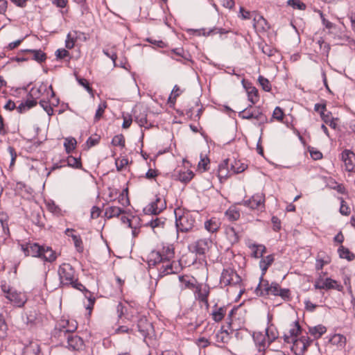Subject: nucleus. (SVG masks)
<instances>
[{
	"label": "nucleus",
	"mask_w": 355,
	"mask_h": 355,
	"mask_svg": "<svg viewBox=\"0 0 355 355\" xmlns=\"http://www.w3.org/2000/svg\"><path fill=\"white\" fill-rule=\"evenodd\" d=\"M21 250L25 256L37 257L44 262L53 263L58 256L51 247L45 245H40L37 243L28 242L21 245Z\"/></svg>",
	"instance_id": "1"
},
{
	"label": "nucleus",
	"mask_w": 355,
	"mask_h": 355,
	"mask_svg": "<svg viewBox=\"0 0 355 355\" xmlns=\"http://www.w3.org/2000/svg\"><path fill=\"white\" fill-rule=\"evenodd\" d=\"M76 329V325H73L71 327H67L64 324L55 326L53 336L61 341L63 338L65 339L67 343L66 347L68 349L74 351L79 350L83 347L84 342L82 338L74 334Z\"/></svg>",
	"instance_id": "2"
},
{
	"label": "nucleus",
	"mask_w": 355,
	"mask_h": 355,
	"mask_svg": "<svg viewBox=\"0 0 355 355\" xmlns=\"http://www.w3.org/2000/svg\"><path fill=\"white\" fill-rule=\"evenodd\" d=\"M175 257L174 248L172 245H163L162 250H153L148 255L149 267L158 265L163 260L173 259Z\"/></svg>",
	"instance_id": "3"
},
{
	"label": "nucleus",
	"mask_w": 355,
	"mask_h": 355,
	"mask_svg": "<svg viewBox=\"0 0 355 355\" xmlns=\"http://www.w3.org/2000/svg\"><path fill=\"white\" fill-rule=\"evenodd\" d=\"M60 287H69L75 279V270L69 263H64L58 268Z\"/></svg>",
	"instance_id": "4"
},
{
	"label": "nucleus",
	"mask_w": 355,
	"mask_h": 355,
	"mask_svg": "<svg viewBox=\"0 0 355 355\" xmlns=\"http://www.w3.org/2000/svg\"><path fill=\"white\" fill-rule=\"evenodd\" d=\"M159 264H162V266L158 268V278H162L171 274L179 273L182 270L180 261L163 260Z\"/></svg>",
	"instance_id": "5"
},
{
	"label": "nucleus",
	"mask_w": 355,
	"mask_h": 355,
	"mask_svg": "<svg viewBox=\"0 0 355 355\" xmlns=\"http://www.w3.org/2000/svg\"><path fill=\"white\" fill-rule=\"evenodd\" d=\"M175 214V225L178 231L182 232H187L191 230L196 224L195 218L189 213L177 216L176 210Z\"/></svg>",
	"instance_id": "6"
},
{
	"label": "nucleus",
	"mask_w": 355,
	"mask_h": 355,
	"mask_svg": "<svg viewBox=\"0 0 355 355\" xmlns=\"http://www.w3.org/2000/svg\"><path fill=\"white\" fill-rule=\"evenodd\" d=\"M166 208V202L162 198L156 195V198L154 202L150 203L144 209L145 214L158 215Z\"/></svg>",
	"instance_id": "7"
},
{
	"label": "nucleus",
	"mask_w": 355,
	"mask_h": 355,
	"mask_svg": "<svg viewBox=\"0 0 355 355\" xmlns=\"http://www.w3.org/2000/svg\"><path fill=\"white\" fill-rule=\"evenodd\" d=\"M137 327L138 331L144 338H146L153 331V324L148 320L146 316H140L138 318Z\"/></svg>",
	"instance_id": "8"
},
{
	"label": "nucleus",
	"mask_w": 355,
	"mask_h": 355,
	"mask_svg": "<svg viewBox=\"0 0 355 355\" xmlns=\"http://www.w3.org/2000/svg\"><path fill=\"white\" fill-rule=\"evenodd\" d=\"M212 245V241L210 239H200L197 240L193 244V252L196 254L205 255Z\"/></svg>",
	"instance_id": "9"
},
{
	"label": "nucleus",
	"mask_w": 355,
	"mask_h": 355,
	"mask_svg": "<svg viewBox=\"0 0 355 355\" xmlns=\"http://www.w3.org/2000/svg\"><path fill=\"white\" fill-rule=\"evenodd\" d=\"M340 156L341 160L345 163L346 171H353L355 169V153L345 149L341 153Z\"/></svg>",
	"instance_id": "10"
},
{
	"label": "nucleus",
	"mask_w": 355,
	"mask_h": 355,
	"mask_svg": "<svg viewBox=\"0 0 355 355\" xmlns=\"http://www.w3.org/2000/svg\"><path fill=\"white\" fill-rule=\"evenodd\" d=\"M5 297L17 307L24 306L27 300L24 294L17 292L15 289L8 295H6Z\"/></svg>",
	"instance_id": "11"
},
{
	"label": "nucleus",
	"mask_w": 355,
	"mask_h": 355,
	"mask_svg": "<svg viewBox=\"0 0 355 355\" xmlns=\"http://www.w3.org/2000/svg\"><path fill=\"white\" fill-rule=\"evenodd\" d=\"M270 295L279 296L285 301H288L291 298L290 290L288 288H282L279 284L275 282L271 283Z\"/></svg>",
	"instance_id": "12"
},
{
	"label": "nucleus",
	"mask_w": 355,
	"mask_h": 355,
	"mask_svg": "<svg viewBox=\"0 0 355 355\" xmlns=\"http://www.w3.org/2000/svg\"><path fill=\"white\" fill-rule=\"evenodd\" d=\"M265 201V197L264 195L261 193H256L252 196L251 198L245 200L243 204L252 209H258L261 205H263Z\"/></svg>",
	"instance_id": "13"
},
{
	"label": "nucleus",
	"mask_w": 355,
	"mask_h": 355,
	"mask_svg": "<svg viewBox=\"0 0 355 355\" xmlns=\"http://www.w3.org/2000/svg\"><path fill=\"white\" fill-rule=\"evenodd\" d=\"M253 340L259 352L264 351L269 345L267 341V337L262 332H254L252 334Z\"/></svg>",
	"instance_id": "14"
},
{
	"label": "nucleus",
	"mask_w": 355,
	"mask_h": 355,
	"mask_svg": "<svg viewBox=\"0 0 355 355\" xmlns=\"http://www.w3.org/2000/svg\"><path fill=\"white\" fill-rule=\"evenodd\" d=\"M22 355H43L37 342L31 341L23 349Z\"/></svg>",
	"instance_id": "15"
},
{
	"label": "nucleus",
	"mask_w": 355,
	"mask_h": 355,
	"mask_svg": "<svg viewBox=\"0 0 355 355\" xmlns=\"http://www.w3.org/2000/svg\"><path fill=\"white\" fill-rule=\"evenodd\" d=\"M214 338L218 347H223L225 344L227 343L230 339L229 332L227 330L223 329V327L216 334Z\"/></svg>",
	"instance_id": "16"
},
{
	"label": "nucleus",
	"mask_w": 355,
	"mask_h": 355,
	"mask_svg": "<svg viewBox=\"0 0 355 355\" xmlns=\"http://www.w3.org/2000/svg\"><path fill=\"white\" fill-rule=\"evenodd\" d=\"M213 309H214L211 314L213 320L216 322H220L226 314L227 307L225 306H223L218 308L217 304H215Z\"/></svg>",
	"instance_id": "17"
},
{
	"label": "nucleus",
	"mask_w": 355,
	"mask_h": 355,
	"mask_svg": "<svg viewBox=\"0 0 355 355\" xmlns=\"http://www.w3.org/2000/svg\"><path fill=\"white\" fill-rule=\"evenodd\" d=\"M21 52L32 53V59L38 63H42L45 62L47 58L46 54L41 49H24L21 50Z\"/></svg>",
	"instance_id": "18"
},
{
	"label": "nucleus",
	"mask_w": 355,
	"mask_h": 355,
	"mask_svg": "<svg viewBox=\"0 0 355 355\" xmlns=\"http://www.w3.org/2000/svg\"><path fill=\"white\" fill-rule=\"evenodd\" d=\"M232 275H234V269L231 268L223 269L220 277V283L224 284L225 286H230Z\"/></svg>",
	"instance_id": "19"
},
{
	"label": "nucleus",
	"mask_w": 355,
	"mask_h": 355,
	"mask_svg": "<svg viewBox=\"0 0 355 355\" xmlns=\"http://www.w3.org/2000/svg\"><path fill=\"white\" fill-rule=\"evenodd\" d=\"M220 226L219 219L212 217L205 222V228L211 233L216 232Z\"/></svg>",
	"instance_id": "20"
},
{
	"label": "nucleus",
	"mask_w": 355,
	"mask_h": 355,
	"mask_svg": "<svg viewBox=\"0 0 355 355\" xmlns=\"http://www.w3.org/2000/svg\"><path fill=\"white\" fill-rule=\"evenodd\" d=\"M194 31L198 33L199 35H202L204 36H209V35H216V34L223 35V34L227 33L229 32L228 31H227L225 28H218V27H214L212 28H210L208 31H207L205 28L194 30Z\"/></svg>",
	"instance_id": "21"
},
{
	"label": "nucleus",
	"mask_w": 355,
	"mask_h": 355,
	"mask_svg": "<svg viewBox=\"0 0 355 355\" xmlns=\"http://www.w3.org/2000/svg\"><path fill=\"white\" fill-rule=\"evenodd\" d=\"M248 112L247 109H243V110L240 111L239 112V116L243 119H248L250 120L252 119H254L257 120V119L259 117V116L262 112V110L259 106L258 107H254L253 110H252L251 115H245V114Z\"/></svg>",
	"instance_id": "22"
},
{
	"label": "nucleus",
	"mask_w": 355,
	"mask_h": 355,
	"mask_svg": "<svg viewBox=\"0 0 355 355\" xmlns=\"http://www.w3.org/2000/svg\"><path fill=\"white\" fill-rule=\"evenodd\" d=\"M124 213H125V211L123 208L116 206H110L105 209V216L110 219L113 217H118Z\"/></svg>",
	"instance_id": "23"
},
{
	"label": "nucleus",
	"mask_w": 355,
	"mask_h": 355,
	"mask_svg": "<svg viewBox=\"0 0 355 355\" xmlns=\"http://www.w3.org/2000/svg\"><path fill=\"white\" fill-rule=\"evenodd\" d=\"M265 335L267 337V341L268 345L271 344L278 338V331L275 327L272 324L265 329Z\"/></svg>",
	"instance_id": "24"
},
{
	"label": "nucleus",
	"mask_w": 355,
	"mask_h": 355,
	"mask_svg": "<svg viewBox=\"0 0 355 355\" xmlns=\"http://www.w3.org/2000/svg\"><path fill=\"white\" fill-rule=\"evenodd\" d=\"M197 289V299L202 302H207V299H208L210 288L209 285L205 284L203 290L201 289V286H198L196 287Z\"/></svg>",
	"instance_id": "25"
},
{
	"label": "nucleus",
	"mask_w": 355,
	"mask_h": 355,
	"mask_svg": "<svg viewBox=\"0 0 355 355\" xmlns=\"http://www.w3.org/2000/svg\"><path fill=\"white\" fill-rule=\"evenodd\" d=\"M61 162H67V164H65L66 166L73 168L80 169L83 167L80 157H74L72 155H69L67 157L66 160H62Z\"/></svg>",
	"instance_id": "26"
},
{
	"label": "nucleus",
	"mask_w": 355,
	"mask_h": 355,
	"mask_svg": "<svg viewBox=\"0 0 355 355\" xmlns=\"http://www.w3.org/2000/svg\"><path fill=\"white\" fill-rule=\"evenodd\" d=\"M249 89L248 94V99L252 104H256L259 101V95L258 89L252 84H249Z\"/></svg>",
	"instance_id": "27"
},
{
	"label": "nucleus",
	"mask_w": 355,
	"mask_h": 355,
	"mask_svg": "<svg viewBox=\"0 0 355 355\" xmlns=\"http://www.w3.org/2000/svg\"><path fill=\"white\" fill-rule=\"evenodd\" d=\"M312 341L313 340L308 336H303L298 338V343L302 344V347L300 350H298L297 353H296V355H304Z\"/></svg>",
	"instance_id": "28"
},
{
	"label": "nucleus",
	"mask_w": 355,
	"mask_h": 355,
	"mask_svg": "<svg viewBox=\"0 0 355 355\" xmlns=\"http://www.w3.org/2000/svg\"><path fill=\"white\" fill-rule=\"evenodd\" d=\"M225 232L232 244L239 242V236L234 227L228 226L225 228Z\"/></svg>",
	"instance_id": "29"
},
{
	"label": "nucleus",
	"mask_w": 355,
	"mask_h": 355,
	"mask_svg": "<svg viewBox=\"0 0 355 355\" xmlns=\"http://www.w3.org/2000/svg\"><path fill=\"white\" fill-rule=\"evenodd\" d=\"M339 257L345 259L348 261H352L355 258V254L349 251V250L343 245H340L338 249Z\"/></svg>",
	"instance_id": "30"
},
{
	"label": "nucleus",
	"mask_w": 355,
	"mask_h": 355,
	"mask_svg": "<svg viewBox=\"0 0 355 355\" xmlns=\"http://www.w3.org/2000/svg\"><path fill=\"white\" fill-rule=\"evenodd\" d=\"M322 285L323 289L325 290L336 289L340 291L343 289V286L341 285L338 284L336 280H334L330 277L326 278L324 282L322 283Z\"/></svg>",
	"instance_id": "31"
},
{
	"label": "nucleus",
	"mask_w": 355,
	"mask_h": 355,
	"mask_svg": "<svg viewBox=\"0 0 355 355\" xmlns=\"http://www.w3.org/2000/svg\"><path fill=\"white\" fill-rule=\"evenodd\" d=\"M326 331H327V328L322 324H318L317 326L309 328V333L312 336H313L315 338H319Z\"/></svg>",
	"instance_id": "32"
},
{
	"label": "nucleus",
	"mask_w": 355,
	"mask_h": 355,
	"mask_svg": "<svg viewBox=\"0 0 355 355\" xmlns=\"http://www.w3.org/2000/svg\"><path fill=\"white\" fill-rule=\"evenodd\" d=\"M193 172L191 170H187V171L179 172L178 180L181 182L187 184L193 179Z\"/></svg>",
	"instance_id": "33"
},
{
	"label": "nucleus",
	"mask_w": 355,
	"mask_h": 355,
	"mask_svg": "<svg viewBox=\"0 0 355 355\" xmlns=\"http://www.w3.org/2000/svg\"><path fill=\"white\" fill-rule=\"evenodd\" d=\"M77 141L73 137L66 138L64 142V147L67 154L71 153L75 148Z\"/></svg>",
	"instance_id": "34"
},
{
	"label": "nucleus",
	"mask_w": 355,
	"mask_h": 355,
	"mask_svg": "<svg viewBox=\"0 0 355 355\" xmlns=\"http://www.w3.org/2000/svg\"><path fill=\"white\" fill-rule=\"evenodd\" d=\"M172 52L176 55L180 56L185 61H191V55L182 48L173 49Z\"/></svg>",
	"instance_id": "35"
},
{
	"label": "nucleus",
	"mask_w": 355,
	"mask_h": 355,
	"mask_svg": "<svg viewBox=\"0 0 355 355\" xmlns=\"http://www.w3.org/2000/svg\"><path fill=\"white\" fill-rule=\"evenodd\" d=\"M259 47L261 49L262 53L267 55L268 57H272L275 55V53H278V51L276 49L272 48L267 44H260Z\"/></svg>",
	"instance_id": "36"
},
{
	"label": "nucleus",
	"mask_w": 355,
	"mask_h": 355,
	"mask_svg": "<svg viewBox=\"0 0 355 355\" xmlns=\"http://www.w3.org/2000/svg\"><path fill=\"white\" fill-rule=\"evenodd\" d=\"M302 332V327L298 321L293 323V327L289 330L290 336L293 338H297V336Z\"/></svg>",
	"instance_id": "37"
},
{
	"label": "nucleus",
	"mask_w": 355,
	"mask_h": 355,
	"mask_svg": "<svg viewBox=\"0 0 355 355\" xmlns=\"http://www.w3.org/2000/svg\"><path fill=\"white\" fill-rule=\"evenodd\" d=\"M316 43L319 45L322 53L324 54L326 56H328L331 49L329 44L325 42L322 37H320Z\"/></svg>",
	"instance_id": "38"
},
{
	"label": "nucleus",
	"mask_w": 355,
	"mask_h": 355,
	"mask_svg": "<svg viewBox=\"0 0 355 355\" xmlns=\"http://www.w3.org/2000/svg\"><path fill=\"white\" fill-rule=\"evenodd\" d=\"M232 175V172L230 169H221L218 170V177L220 182L226 180L229 177Z\"/></svg>",
	"instance_id": "39"
},
{
	"label": "nucleus",
	"mask_w": 355,
	"mask_h": 355,
	"mask_svg": "<svg viewBox=\"0 0 355 355\" xmlns=\"http://www.w3.org/2000/svg\"><path fill=\"white\" fill-rule=\"evenodd\" d=\"M135 121L138 123L140 127H145L146 129H149L153 127V125L150 124L148 126H145V124L148 123L147 121V114H141L139 116H136Z\"/></svg>",
	"instance_id": "40"
},
{
	"label": "nucleus",
	"mask_w": 355,
	"mask_h": 355,
	"mask_svg": "<svg viewBox=\"0 0 355 355\" xmlns=\"http://www.w3.org/2000/svg\"><path fill=\"white\" fill-rule=\"evenodd\" d=\"M287 4L294 9L300 10H304L306 8V5L300 0H288Z\"/></svg>",
	"instance_id": "41"
},
{
	"label": "nucleus",
	"mask_w": 355,
	"mask_h": 355,
	"mask_svg": "<svg viewBox=\"0 0 355 355\" xmlns=\"http://www.w3.org/2000/svg\"><path fill=\"white\" fill-rule=\"evenodd\" d=\"M225 216L230 221H235L239 218L240 213L235 209H229L226 211Z\"/></svg>",
	"instance_id": "42"
},
{
	"label": "nucleus",
	"mask_w": 355,
	"mask_h": 355,
	"mask_svg": "<svg viewBox=\"0 0 355 355\" xmlns=\"http://www.w3.org/2000/svg\"><path fill=\"white\" fill-rule=\"evenodd\" d=\"M85 296L89 302L86 306V309L89 311V313L90 314L95 304L96 298L93 296L92 293L90 291L89 293H85Z\"/></svg>",
	"instance_id": "43"
},
{
	"label": "nucleus",
	"mask_w": 355,
	"mask_h": 355,
	"mask_svg": "<svg viewBox=\"0 0 355 355\" xmlns=\"http://www.w3.org/2000/svg\"><path fill=\"white\" fill-rule=\"evenodd\" d=\"M258 81L260 85L261 86L263 90H264L265 92H270L271 85L267 78H264L262 76H259L258 78Z\"/></svg>",
	"instance_id": "44"
},
{
	"label": "nucleus",
	"mask_w": 355,
	"mask_h": 355,
	"mask_svg": "<svg viewBox=\"0 0 355 355\" xmlns=\"http://www.w3.org/2000/svg\"><path fill=\"white\" fill-rule=\"evenodd\" d=\"M112 144L115 146H125V138L122 134L115 135L112 140Z\"/></svg>",
	"instance_id": "45"
},
{
	"label": "nucleus",
	"mask_w": 355,
	"mask_h": 355,
	"mask_svg": "<svg viewBox=\"0 0 355 355\" xmlns=\"http://www.w3.org/2000/svg\"><path fill=\"white\" fill-rule=\"evenodd\" d=\"M231 171L232 174H238L245 171V166L243 164H240L236 161H234V164H231Z\"/></svg>",
	"instance_id": "46"
},
{
	"label": "nucleus",
	"mask_w": 355,
	"mask_h": 355,
	"mask_svg": "<svg viewBox=\"0 0 355 355\" xmlns=\"http://www.w3.org/2000/svg\"><path fill=\"white\" fill-rule=\"evenodd\" d=\"M254 292L257 296H268L270 294L271 292V284L268 287H264L262 288H256Z\"/></svg>",
	"instance_id": "47"
},
{
	"label": "nucleus",
	"mask_w": 355,
	"mask_h": 355,
	"mask_svg": "<svg viewBox=\"0 0 355 355\" xmlns=\"http://www.w3.org/2000/svg\"><path fill=\"white\" fill-rule=\"evenodd\" d=\"M107 107V103L106 102H104L103 103H101L98 109L96 111L95 116H94V121H98L101 117L103 116L105 109Z\"/></svg>",
	"instance_id": "48"
},
{
	"label": "nucleus",
	"mask_w": 355,
	"mask_h": 355,
	"mask_svg": "<svg viewBox=\"0 0 355 355\" xmlns=\"http://www.w3.org/2000/svg\"><path fill=\"white\" fill-rule=\"evenodd\" d=\"M284 116L283 110L277 106L275 108L272 113V119L277 120L278 121H282Z\"/></svg>",
	"instance_id": "49"
},
{
	"label": "nucleus",
	"mask_w": 355,
	"mask_h": 355,
	"mask_svg": "<svg viewBox=\"0 0 355 355\" xmlns=\"http://www.w3.org/2000/svg\"><path fill=\"white\" fill-rule=\"evenodd\" d=\"M331 341L334 344L339 345L342 346L345 344L346 338L341 334H335L331 339Z\"/></svg>",
	"instance_id": "50"
},
{
	"label": "nucleus",
	"mask_w": 355,
	"mask_h": 355,
	"mask_svg": "<svg viewBox=\"0 0 355 355\" xmlns=\"http://www.w3.org/2000/svg\"><path fill=\"white\" fill-rule=\"evenodd\" d=\"M70 286L73 288L82 291L84 293H89V291H88L85 286H83L80 282H79L77 278H75L73 280V283L70 284Z\"/></svg>",
	"instance_id": "51"
},
{
	"label": "nucleus",
	"mask_w": 355,
	"mask_h": 355,
	"mask_svg": "<svg viewBox=\"0 0 355 355\" xmlns=\"http://www.w3.org/2000/svg\"><path fill=\"white\" fill-rule=\"evenodd\" d=\"M76 80L78 81L79 85L83 86L89 93H92L93 89L90 87L89 82L86 79L80 78L79 76H76Z\"/></svg>",
	"instance_id": "52"
},
{
	"label": "nucleus",
	"mask_w": 355,
	"mask_h": 355,
	"mask_svg": "<svg viewBox=\"0 0 355 355\" xmlns=\"http://www.w3.org/2000/svg\"><path fill=\"white\" fill-rule=\"evenodd\" d=\"M274 254H269L266 257L262 258L259 263L262 264V266H266L268 268L274 262Z\"/></svg>",
	"instance_id": "53"
},
{
	"label": "nucleus",
	"mask_w": 355,
	"mask_h": 355,
	"mask_svg": "<svg viewBox=\"0 0 355 355\" xmlns=\"http://www.w3.org/2000/svg\"><path fill=\"white\" fill-rule=\"evenodd\" d=\"M7 324L3 318L0 315V338L6 337Z\"/></svg>",
	"instance_id": "54"
},
{
	"label": "nucleus",
	"mask_w": 355,
	"mask_h": 355,
	"mask_svg": "<svg viewBox=\"0 0 355 355\" xmlns=\"http://www.w3.org/2000/svg\"><path fill=\"white\" fill-rule=\"evenodd\" d=\"M340 213L343 216H348L350 214V209L343 198L340 202Z\"/></svg>",
	"instance_id": "55"
},
{
	"label": "nucleus",
	"mask_w": 355,
	"mask_h": 355,
	"mask_svg": "<svg viewBox=\"0 0 355 355\" xmlns=\"http://www.w3.org/2000/svg\"><path fill=\"white\" fill-rule=\"evenodd\" d=\"M118 202L124 207H128L130 203L128 196H125L124 193H121L118 197Z\"/></svg>",
	"instance_id": "56"
},
{
	"label": "nucleus",
	"mask_w": 355,
	"mask_h": 355,
	"mask_svg": "<svg viewBox=\"0 0 355 355\" xmlns=\"http://www.w3.org/2000/svg\"><path fill=\"white\" fill-rule=\"evenodd\" d=\"M272 223V230L275 232H279L281 230V220L277 216H273L271 218Z\"/></svg>",
	"instance_id": "57"
},
{
	"label": "nucleus",
	"mask_w": 355,
	"mask_h": 355,
	"mask_svg": "<svg viewBox=\"0 0 355 355\" xmlns=\"http://www.w3.org/2000/svg\"><path fill=\"white\" fill-rule=\"evenodd\" d=\"M69 52L64 49H59L55 51L57 59H63L65 57H69Z\"/></svg>",
	"instance_id": "58"
},
{
	"label": "nucleus",
	"mask_w": 355,
	"mask_h": 355,
	"mask_svg": "<svg viewBox=\"0 0 355 355\" xmlns=\"http://www.w3.org/2000/svg\"><path fill=\"white\" fill-rule=\"evenodd\" d=\"M100 139H101V137L96 135L95 138H93L92 137H89L87 139L86 144L88 146V147L90 148V147L94 146L96 144H98L100 141Z\"/></svg>",
	"instance_id": "59"
},
{
	"label": "nucleus",
	"mask_w": 355,
	"mask_h": 355,
	"mask_svg": "<svg viewBox=\"0 0 355 355\" xmlns=\"http://www.w3.org/2000/svg\"><path fill=\"white\" fill-rule=\"evenodd\" d=\"M31 220L34 224L37 225V226L42 225L41 223H40L41 216L38 211H33L31 213Z\"/></svg>",
	"instance_id": "60"
},
{
	"label": "nucleus",
	"mask_w": 355,
	"mask_h": 355,
	"mask_svg": "<svg viewBox=\"0 0 355 355\" xmlns=\"http://www.w3.org/2000/svg\"><path fill=\"white\" fill-rule=\"evenodd\" d=\"M73 1L80 6L82 15H84L85 12H88L89 8L87 6L85 0H73Z\"/></svg>",
	"instance_id": "61"
},
{
	"label": "nucleus",
	"mask_w": 355,
	"mask_h": 355,
	"mask_svg": "<svg viewBox=\"0 0 355 355\" xmlns=\"http://www.w3.org/2000/svg\"><path fill=\"white\" fill-rule=\"evenodd\" d=\"M249 248L250 249H252V257H254L255 259L261 257V254H260V253L259 252V249L258 244H255V243L252 244L251 245L249 246Z\"/></svg>",
	"instance_id": "62"
},
{
	"label": "nucleus",
	"mask_w": 355,
	"mask_h": 355,
	"mask_svg": "<svg viewBox=\"0 0 355 355\" xmlns=\"http://www.w3.org/2000/svg\"><path fill=\"white\" fill-rule=\"evenodd\" d=\"M103 53L108 58H110L114 63H115L117 59L116 53L113 50L103 49ZM116 65V64H114Z\"/></svg>",
	"instance_id": "63"
},
{
	"label": "nucleus",
	"mask_w": 355,
	"mask_h": 355,
	"mask_svg": "<svg viewBox=\"0 0 355 355\" xmlns=\"http://www.w3.org/2000/svg\"><path fill=\"white\" fill-rule=\"evenodd\" d=\"M166 219L165 218H155L154 219V227L164 228L166 224Z\"/></svg>",
	"instance_id": "64"
}]
</instances>
